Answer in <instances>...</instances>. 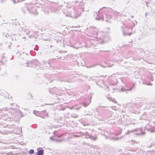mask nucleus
I'll return each instance as SVG.
<instances>
[{"label":"nucleus","instance_id":"f257e3e1","mask_svg":"<svg viewBox=\"0 0 155 155\" xmlns=\"http://www.w3.org/2000/svg\"><path fill=\"white\" fill-rule=\"evenodd\" d=\"M44 150H40L38 151L37 153L38 155H43L44 153Z\"/></svg>","mask_w":155,"mask_h":155},{"label":"nucleus","instance_id":"f03ea898","mask_svg":"<svg viewBox=\"0 0 155 155\" xmlns=\"http://www.w3.org/2000/svg\"><path fill=\"white\" fill-rule=\"evenodd\" d=\"M45 114L46 115L47 114L46 113V111L45 110H44V111H42L41 112V115H41V117H44L41 115V114Z\"/></svg>","mask_w":155,"mask_h":155},{"label":"nucleus","instance_id":"7ed1b4c3","mask_svg":"<svg viewBox=\"0 0 155 155\" xmlns=\"http://www.w3.org/2000/svg\"><path fill=\"white\" fill-rule=\"evenodd\" d=\"M34 153V150L33 149L30 150L29 151V153L31 154H32Z\"/></svg>","mask_w":155,"mask_h":155},{"label":"nucleus","instance_id":"20e7f679","mask_svg":"<svg viewBox=\"0 0 155 155\" xmlns=\"http://www.w3.org/2000/svg\"><path fill=\"white\" fill-rule=\"evenodd\" d=\"M34 113L35 114L37 115H38V114L39 113V112L38 111H35V110H34Z\"/></svg>","mask_w":155,"mask_h":155},{"label":"nucleus","instance_id":"39448f33","mask_svg":"<svg viewBox=\"0 0 155 155\" xmlns=\"http://www.w3.org/2000/svg\"><path fill=\"white\" fill-rule=\"evenodd\" d=\"M83 105L84 106V107H87L88 105V104H86V103H84L83 104Z\"/></svg>","mask_w":155,"mask_h":155}]
</instances>
